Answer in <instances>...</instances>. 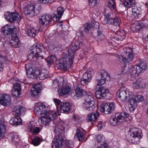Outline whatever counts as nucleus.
Wrapping results in <instances>:
<instances>
[{
    "instance_id": "55",
    "label": "nucleus",
    "mask_w": 148,
    "mask_h": 148,
    "mask_svg": "<svg viewBox=\"0 0 148 148\" xmlns=\"http://www.w3.org/2000/svg\"><path fill=\"white\" fill-rule=\"evenodd\" d=\"M96 140L98 143H100L102 142V140H103L102 135L101 134L97 135L96 137Z\"/></svg>"
},
{
    "instance_id": "1",
    "label": "nucleus",
    "mask_w": 148,
    "mask_h": 148,
    "mask_svg": "<svg viewBox=\"0 0 148 148\" xmlns=\"http://www.w3.org/2000/svg\"><path fill=\"white\" fill-rule=\"evenodd\" d=\"M84 43L83 41L77 40L71 44L68 49V56L60 59L56 64L58 69L66 70L68 67L73 64L74 53L80 49Z\"/></svg>"
},
{
    "instance_id": "28",
    "label": "nucleus",
    "mask_w": 148,
    "mask_h": 148,
    "mask_svg": "<svg viewBox=\"0 0 148 148\" xmlns=\"http://www.w3.org/2000/svg\"><path fill=\"white\" fill-rule=\"evenodd\" d=\"M75 95H72L73 99H78L79 98L82 97L85 93V91L79 86H77L76 88H75Z\"/></svg>"
},
{
    "instance_id": "5",
    "label": "nucleus",
    "mask_w": 148,
    "mask_h": 148,
    "mask_svg": "<svg viewBox=\"0 0 148 148\" xmlns=\"http://www.w3.org/2000/svg\"><path fill=\"white\" fill-rule=\"evenodd\" d=\"M82 103V107L87 111H92L95 108L94 99L92 95H86Z\"/></svg>"
},
{
    "instance_id": "15",
    "label": "nucleus",
    "mask_w": 148,
    "mask_h": 148,
    "mask_svg": "<svg viewBox=\"0 0 148 148\" xmlns=\"http://www.w3.org/2000/svg\"><path fill=\"white\" fill-rule=\"evenodd\" d=\"M35 7L34 5H28L24 8V13L26 15H29L30 16L32 17L38 12L37 10L35 11Z\"/></svg>"
},
{
    "instance_id": "64",
    "label": "nucleus",
    "mask_w": 148,
    "mask_h": 148,
    "mask_svg": "<svg viewBox=\"0 0 148 148\" xmlns=\"http://www.w3.org/2000/svg\"><path fill=\"white\" fill-rule=\"evenodd\" d=\"M101 146L98 147L97 148H103V144H101Z\"/></svg>"
},
{
    "instance_id": "62",
    "label": "nucleus",
    "mask_w": 148,
    "mask_h": 148,
    "mask_svg": "<svg viewBox=\"0 0 148 148\" xmlns=\"http://www.w3.org/2000/svg\"><path fill=\"white\" fill-rule=\"evenodd\" d=\"M103 148H108L107 146V144L106 143H103Z\"/></svg>"
},
{
    "instance_id": "56",
    "label": "nucleus",
    "mask_w": 148,
    "mask_h": 148,
    "mask_svg": "<svg viewBox=\"0 0 148 148\" xmlns=\"http://www.w3.org/2000/svg\"><path fill=\"white\" fill-rule=\"evenodd\" d=\"M7 60V58L5 56H3L2 55H0V61L3 63H5L6 61Z\"/></svg>"
},
{
    "instance_id": "51",
    "label": "nucleus",
    "mask_w": 148,
    "mask_h": 148,
    "mask_svg": "<svg viewBox=\"0 0 148 148\" xmlns=\"http://www.w3.org/2000/svg\"><path fill=\"white\" fill-rule=\"evenodd\" d=\"M118 58L119 60L121 62H126V57L125 56L121 54L118 56Z\"/></svg>"
},
{
    "instance_id": "24",
    "label": "nucleus",
    "mask_w": 148,
    "mask_h": 148,
    "mask_svg": "<svg viewBox=\"0 0 148 148\" xmlns=\"http://www.w3.org/2000/svg\"><path fill=\"white\" fill-rule=\"evenodd\" d=\"M64 11V10L62 7H59L57 10L56 13L53 15L51 18L54 21H57L59 20Z\"/></svg>"
},
{
    "instance_id": "45",
    "label": "nucleus",
    "mask_w": 148,
    "mask_h": 148,
    "mask_svg": "<svg viewBox=\"0 0 148 148\" xmlns=\"http://www.w3.org/2000/svg\"><path fill=\"white\" fill-rule=\"evenodd\" d=\"M32 143L34 146L39 145L41 143L40 138L38 136H36L32 140Z\"/></svg>"
},
{
    "instance_id": "20",
    "label": "nucleus",
    "mask_w": 148,
    "mask_h": 148,
    "mask_svg": "<svg viewBox=\"0 0 148 148\" xmlns=\"http://www.w3.org/2000/svg\"><path fill=\"white\" fill-rule=\"evenodd\" d=\"M27 129L29 132L33 135L38 134L40 131L39 127H35L33 122H30L28 124Z\"/></svg>"
},
{
    "instance_id": "4",
    "label": "nucleus",
    "mask_w": 148,
    "mask_h": 148,
    "mask_svg": "<svg viewBox=\"0 0 148 148\" xmlns=\"http://www.w3.org/2000/svg\"><path fill=\"white\" fill-rule=\"evenodd\" d=\"M104 23H107L110 25H112L116 26L119 27L121 22L120 17L117 16L115 13H109L104 15Z\"/></svg>"
},
{
    "instance_id": "63",
    "label": "nucleus",
    "mask_w": 148,
    "mask_h": 148,
    "mask_svg": "<svg viewBox=\"0 0 148 148\" xmlns=\"http://www.w3.org/2000/svg\"><path fill=\"white\" fill-rule=\"evenodd\" d=\"M125 1H126L127 2L128 1L129 2L130 1V2L132 1L131 2L132 3V2L133 3V2H134V1H135L134 0H125Z\"/></svg>"
},
{
    "instance_id": "54",
    "label": "nucleus",
    "mask_w": 148,
    "mask_h": 148,
    "mask_svg": "<svg viewBox=\"0 0 148 148\" xmlns=\"http://www.w3.org/2000/svg\"><path fill=\"white\" fill-rule=\"evenodd\" d=\"M39 2L44 4H47L50 3H51L52 0H38Z\"/></svg>"
},
{
    "instance_id": "21",
    "label": "nucleus",
    "mask_w": 148,
    "mask_h": 148,
    "mask_svg": "<svg viewBox=\"0 0 148 148\" xmlns=\"http://www.w3.org/2000/svg\"><path fill=\"white\" fill-rule=\"evenodd\" d=\"M145 21H140L137 23L132 24L130 27L131 29L134 32L138 31L140 28L145 27L147 25V23L145 22Z\"/></svg>"
},
{
    "instance_id": "25",
    "label": "nucleus",
    "mask_w": 148,
    "mask_h": 148,
    "mask_svg": "<svg viewBox=\"0 0 148 148\" xmlns=\"http://www.w3.org/2000/svg\"><path fill=\"white\" fill-rule=\"evenodd\" d=\"M98 76L101 77V79H97V85L100 86L105 83L106 80V78L107 76V74L104 70H102L101 71L99 75H98ZM99 77V76H97L98 77Z\"/></svg>"
},
{
    "instance_id": "11",
    "label": "nucleus",
    "mask_w": 148,
    "mask_h": 148,
    "mask_svg": "<svg viewBox=\"0 0 148 148\" xmlns=\"http://www.w3.org/2000/svg\"><path fill=\"white\" fill-rule=\"evenodd\" d=\"M47 107L41 103H36L34 109V113L38 116H40L47 113L49 111H47Z\"/></svg>"
},
{
    "instance_id": "37",
    "label": "nucleus",
    "mask_w": 148,
    "mask_h": 148,
    "mask_svg": "<svg viewBox=\"0 0 148 148\" xmlns=\"http://www.w3.org/2000/svg\"><path fill=\"white\" fill-rule=\"evenodd\" d=\"M84 138L85 137L83 135L82 132L79 129H77L74 137V139L81 141H82Z\"/></svg>"
},
{
    "instance_id": "10",
    "label": "nucleus",
    "mask_w": 148,
    "mask_h": 148,
    "mask_svg": "<svg viewBox=\"0 0 148 148\" xmlns=\"http://www.w3.org/2000/svg\"><path fill=\"white\" fill-rule=\"evenodd\" d=\"M4 17L8 22L14 23L16 21L18 22L21 19V16L16 12H7L5 13Z\"/></svg>"
},
{
    "instance_id": "36",
    "label": "nucleus",
    "mask_w": 148,
    "mask_h": 148,
    "mask_svg": "<svg viewBox=\"0 0 148 148\" xmlns=\"http://www.w3.org/2000/svg\"><path fill=\"white\" fill-rule=\"evenodd\" d=\"M6 126L3 121L0 119V140L4 136L6 130Z\"/></svg>"
},
{
    "instance_id": "2",
    "label": "nucleus",
    "mask_w": 148,
    "mask_h": 148,
    "mask_svg": "<svg viewBox=\"0 0 148 148\" xmlns=\"http://www.w3.org/2000/svg\"><path fill=\"white\" fill-rule=\"evenodd\" d=\"M64 128L61 125H58L56 127L54 131L55 136L52 143V147L53 148H62L65 144L68 148H73L74 146L73 142L70 140L66 142L64 135Z\"/></svg>"
},
{
    "instance_id": "61",
    "label": "nucleus",
    "mask_w": 148,
    "mask_h": 148,
    "mask_svg": "<svg viewBox=\"0 0 148 148\" xmlns=\"http://www.w3.org/2000/svg\"><path fill=\"white\" fill-rule=\"evenodd\" d=\"M73 118L76 121H79V119H78L77 117L74 115L73 116Z\"/></svg>"
},
{
    "instance_id": "60",
    "label": "nucleus",
    "mask_w": 148,
    "mask_h": 148,
    "mask_svg": "<svg viewBox=\"0 0 148 148\" xmlns=\"http://www.w3.org/2000/svg\"><path fill=\"white\" fill-rule=\"evenodd\" d=\"M3 66L2 63H0V72L3 70Z\"/></svg>"
},
{
    "instance_id": "6",
    "label": "nucleus",
    "mask_w": 148,
    "mask_h": 148,
    "mask_svg": "<svg viewBox=\"0 0 148 148\" xmlns=\"http://www.w3.org/2000/svg\"><path fill=\"white\" fill-rule=\"evenodd\" d=\"M129 115L125 112H122L120 114H116L110 118V122L113 125H116L124 122L125 120L128 118Z\"/></svg>"
},
{
    "instance_id": "18",
    "label": "nucleus",
    "mask_w": 148,
    "mask_h": 148,
    "mask_svg": "<svg viewBox=\"0 0 148 148\" xmlns=\"http://www.w3.org/2000/svg\"><path fill=\"white\" fill-rule=\"evenodd\" d=\"M123 53L127 56L126 62H129L132 61L134 58L132 49L129 47H126L123 49Z\"/></svg>"
},
{
    "instance_id": "53",
    "label": "nucleus",
    "mask_w": 148,
    "mask_h": 148,
    "mask_svg": "<svg viewBox=\"0 0 148 148\" xmlns=\"http://www.w3.org/2000/svg\"><path fill=\"white\" fill-rule=\"evenodd\" d=\"M59 80L57 79L54 80L53 81V86L54 88H56L57 87H60V84H59Z\"/></svg>"
},
{
    "instance_id": "44",
    "label": "nucleus",
    "mask_w": 148,
    "mask_h": 148,
    "mask_svg": "<svg viewBox=\"0 0 148 148\" xmlns=\"http://www.w3.org/2000/svg\"><path fill=\"white\" fill-rule=\"evenodd\" d=\"M131 1L127 2L126 1H125L124 3V6L127 8H131V9L136 6L135 4V1L133 2L132 3Z\"/></svg>"
},
{
    "instance_id": "26",
    "label": "nucleus",
    "mask_w": 148,
    "mask_h": 148,
    "mask_svg": "<svg viewBox=\"0 0 148 148\" xmlns=\"http://www.w3.org/2000/svg\"><path fill=\"white\" fill-rule=\"evenodd\" d=\"M144 100L143 97L141 95H138L137 96H133L132 97L130 98L129 101L130 105L134 106L136 105V103L141 102Z\"/></svg>"
},
{
    "instance_id": "27",
    "label": "nucleus",
    "mask_w": 148,
    "mask_h": 148,
    "mask_svg": "<svg viewBox=\"0 0 148 148\" xmlns=\"http://www.w3.org/2000/svg\"><path fill=\"white\" fill-rule=\"evenodd\" d=\"M38 70H36L34 67H31L27 71V76L28 78L33 79L38 76Z\"/></svg>"
},
{
    "instance_id": "29",
    "label": "nucleus",
    "mask_w": 148,
    "mask_h": 148,
    "mask_svg": "<svg viewBox=\"0 0 148 148\" xmlns=\"http://www.w3.org/2000/svg\"><path fill=\"white\" fill-rule=\"evenodd\" d=\"M10 43L14 48H18L21 45V42L16 34H13Z\"/></svg>"
},
{
    "instance_id": "38",
    "label": "nucleus",
    "mask_w": 148,
    "mask_h": 148,
    "mask_svg": "<svg viewBox=\"0 0 148 148\" xmlns=\"http://www.w3.org/2000/svg\"><path fill=\"white\" fill-rule=\"evenodd\" d=\"M9 123L10 124L13 125H18L21 123V120L20 117L18 116L11 119Z\"/></svg>"
},
{
    "instance_id": "17",
    "label": "nucleus",
    "mask_w": 148,
    "mask_h": 148,
    "mask_svg": "<svg viewBox=\"0 0 148 148\" xmlns=\"http://www.w3.org/2000/svg\"><path fill=\"white\" fill-rule=\"evenodd\" d=\"M95 28L98 29L97 31V35L94 36L95 39L97 41H101L103 40L105 38V35L103 34L102 29L99 26V25L98 23L95 22Z\"/></svg>"
},
{
    "instance_id": "7",
    "label": "nucleus",
    "mask_w": 148,
    "mask_h": 148,
    "mask_svg": "<svg viewBox=\"0 0 148 148\" xmlns=\"http://www.w3.org/2000/svg\"><path fill=\"white\" fill-rule=\"evenodd\" d=\"M117 96L123 101H129L130 98L132 97L133 95L129 90L125 87H122L117 91Z\"/></svg>"
},
{
    "instance_id": "40",
    "label": "nucleus",
    "mask_w": 148,
    "mask_h": 148,
    "mask_svg": "<svg viewBox=\"0 0 148 148\" xmlns=\"http://www.w3.org/2000/svg\"><path fill=\"white\" fill-rule=\"evenodd\" d=\"M25 111V108L21 106L16 107L14 109V112L18 116L21 115L22 113H23Z\"/></svg>"
},
{
    "instance_id": "52",
    "label": "nucleus",
    "mask_w": 148,
    "mask_h": 148,
    "mask_svg": "<svg viewBox=\"0 0 148 148\" xmlns=\"http://www.w3.org/2000/svg\"><path fill=\"white\" fill-rule=\"evenodd\" d=\"M140 83V79H139L136 80L135 82H134L133 83V87L134 88H139Z\"/></svg>"
},
{
    "instance_id": "48",
    "label": "nucleus",
    "mask_w": 148,
    "mask_h": 148,
    "mask_svg": "<svg viewBox=\"0 0 148 148\" xmlns=\"http://www.w3.org/2000/svg\"><path fill=\"white\" fill-rule=\"evenodd\" d=\"M93 25H94V26L92 25V24H90L89 23H86L84 25V31L86 33H88L89 30L90 28L92 27H95V24L93 23Z\"/></svg>"
},
{
    "instance_id": "30",
    "label": "nucleus",
    "mask_w": 148,
    "mask_h": 148,
    "mask_svg": "<svg viewBox=\"0 0 148 148\" xmlns=\"http://www.w3.org/2000/svg\"><path fill=\"white\" fill-rule=\"evenodd\" d=\"M21 88L20 84L16 83L14 84V89L12 90V95L14 97H18L21 94Z\"/></svg>"
},
{
    "instance_id": "31",
    "label": "nucleus",
    "mask_w": 148,
    "mask_h": 148,
    "mask_svg": "<svg viewBox=\"0 0 148 148\" xmlns=\"http://www.w3.org/2000/svg\"><path fill=\"white\" fill-rule=\"evenodd\" d=\"M99 115L97 111L92 112L88 114L86 120L88 122L95 121Z\"/></svg>"
},
{
    "instance_id": "43",
    "label": "nucleus",
    "mask_w": 148,
    "mask_h": 148,
    "mask_svg": "<svg viewBox=\"0 0 148 148\" xmlns=\"http://www.w3.org/2000/svg\"><path fill=\"white\" fill-rule=\"evenodd\" d=\"M38 30H36L34 28H32L29 29L27 32V34L29 36L34 37L35 36L36 34L38 33Z\"/></svg>"
},
{
    "instance_id": "8",
    "label": "nucleus",
    "mask_w": 148,
    "mask_h": 148,
    "mask_svg": "<svg viewBox=\"0 0 148 148\" xmlns=\"http://www.w3.org/2000/svg\"><path fill=\"white\" fill-rule=\"evenodd\" d=\"M40 116L41 118L39 119V121L43 124L46 125L49 124L51 120L56 118V114L55 112L51 111Z\"/></svg>"
},
{
    "instance_id": "23",
    "label": "nucleus",
    "mask_w": 148,
    "mask_h": 148,
    "mask_svg": "<svg viewBox=\"0 0 148 148\" xmlns=\"http://www.w3.org/2000/svg\"><path fill=\"white\" fill-rule=\"evenodd\" d=\"M52 16H51L48 14H45L41 16L39 18V23L41 25L44 26L48 24L51 21Z\"/></svg>"
},
{
    "instance_id": "59",
    "label": "nucleus",
    "mask_w": 148,
    "mask_h": 148,
    "mask_svg": "<svg viewBox=\"0 0 148 148\" xmlns=\"http://www.w3.org/2000/svg\"><path fill=\"white\" fill-rule=\"evenodd\" d=\"M3 45H4V47L5 46V47L6 48V49H7L8 48H9L10 46L9 42L6 41L4 43Z\"/></svg>"
},
{
    "instance_id": "34",
    "label": "nucleus",
    "mask_w": 148,
    "mask_h": 148,
    "mask_svg": "<svg viewBox=\"0 0 148 148\" xmlns=\"http://www.w3.org/2000/svg\"><path fill=\"white\" fill-rule=\"evenodd\" d=\"M70 106L67 102L62 103L60 106V111L62 113H67L70 110Z\"/></svg>"
},
{
    "instance_id": "33",
    "label": "nucleus",
    "mask_w": 148,
    "mask_h": 148,
    "mask_svg": "<svg viewBox=\"0 0 148 148\" xmlns=\"http://www.w3.org/2000/svg\"><path fill=\"white\" fill-rule=\"evenodd\" d=\"M39 85H35L33 86L31 89L30 93L33 97H36L40 90V86Z\"/></svg>"
},
{
    "instance_id": "49",
    "label": "nucleus",
    "mask_w": 148,
    "mask_h": 148,
    "mask_svg": "<svg viewBox=\"0 0 148 148\" xmlns=\"http://www.w3.org/2000/svg\"><path fill=\"white\" fill-rule=\"evenodd\" d=\"M108 5L110 9H112L114 10H116V3L113 0H109L108 1Z\"/></svg>"
},
{
    "instance_id": "22",
    "label": "nucleus",
    "mask_w": 148,
    "mask_h": 148,
    "mask_svg": "<svg viewBox=\"0 0 148 148\" xmlns=\"http://www.w3.org/2000/svg\"><path fill=\"white\" fill-rule=\"evenodd\" d=\"M11 97L7 94H3L0 97V104L7 106L11 103Z\"/></svg>"
},
{
    "instance_id": "58",
    "label": "nucleus",
    "mask_w": 148,
    "mask_h": 148,
    "mask_svg": "<svg viewBox=\"0 0 148 148\" xmlns=\"http://www.w3.org/2000/svg\"><path fill=\"white\" fill-rule=\"evenodd\" d=\"M145 84L144 82L142 81L140 79V83L139 84V88H142L145 87Z\"/></svg>"
},
{
    "instance_id": "42",
    "label": "nucleus",
    "mask_w": 148,
    "mask_h": 148,
    "mask_svg": "<svg viewBox=\"0 0 148 148\" xmlns=\"http://www.w3.org/2000/svg\"><path fill=\"white\" fill-rule=\"evenodd\" d=\"M56 56L55 55H51L48 57L46 60L48 65L51 66L54 61L56 60Z\"/></svg>"
},
{
    "instance_id": "32",
    "label": "nucleus",
    "mask_w": 148,
    "mask_h": 148,
    "mask_svg": "<svg viewBox=\"0 0 148 148\" xmlns=\"http://www.w3.org/2000/svg\"><path fill=\"white\" fill-rule=\"evenodd\" d=\"M14 27L12 25H4L2 28V31L4 35L12 34L14 30Z\"/></svg>"
},
{
    "instance_id": "50",
    "label": "nucleus",
    "mask_w": 148,
    "mask_h": 148,
    "mask_svg": "<svg viewBox=\"0 0 148 148\" xmlns=\"http://www.w3.org/2000/svg\"><path fill=\"white\" fill-rule=\"evenodd\" d=\"M89 5L91 7H94L97 3V0H88Z\"/></svg>"
},
{
    "instance_id": "3",
    "label": "nucleus",
    "mask_w": 148,
    "mask_h": 148,
    "mask_svg": "<svg viewBox=\"0 0 148 148\" xmlns=\"http://www.w3.org/2000/svg\"><path fill=\"white\" fill-rule=\"evenodd\" d=\"M140 131L134 127H132L129 130L128 135L126 136L127 141L135 144H138L141 137Z\"/></svg>"
},
{
    "instance_id": "57",
    "label": "nucleus",
    "mask_w": 148,
    "mask_h": 148,
    "mask_svg": "<svg viewBox=\"0 0 148 148\" xmlns=\"http://www.w3.org/2000/svg\"><path fill=\"white\" fill-rule=\"evenodd\" d=\"M53 100L56 104H57V105H60L61 102V101L57 98L54 99Z\"/></svg>"
},
{
    "instance_id": "14",
    "label": "nucleus",
    "mask_w": 148,
    "mask_h": 148,
    "mask_svg": "<svg viewBox=\"0 0 148 148\" xmlns=\"http://www.w3.org/2000/svg\"><path fill=\"white\" fill-rule=\"evenodd\" d=\"M115 106L113 103H108L102 105L100 108V111L105 114L111 113L114 110Z\"/></svg>"
},
{
    "instance_id": "16",
    "label": "nucleus",
    "mask_w": 148,
    "mask_h": 148,
    "mask_svg": "<svg viewBox=\"0 0 148 148\" xmlns=\"http://www.w3.org/2000/svg\"><path fill=\"white\" fill-rule=\"evenodd\" d=\"M108 92V90L107 88L101 86L98 88V90L96 91L95 96L98 99H101L105 97Z\"/></svg>"
},
{
    "instance_id": "39",
    "label": "nucleus",
    "mask_w": 148,
    "mask_h": 148,
    "mask_svg": "<svg viewBox=\"0 0 148 148\" xmlns=\"http://www.w3.org/2000/svg\"><path fill=\"white\" fill-rule=\"evenodd\" d=\"M138 9L139 8H138L136 6L134 8L131 9L132 16L136 18H139V17H140V11Z\"/></svg>"
},
{
    "instance_id": "35",
    "label": "nucleus",
    "mask_w": 148,
    "mask_h": 148,
    "mask_svg": "<svg viewBox=\"0 0 148 148\" xmlns=\"http://www.w3.org/2000/svg\"><path fill=\"white\" fill-rule=\"evenodd\" d=\"M39 78L40 79L43 80L49 76L48 71L45 70H43L41 71H38V75Z\"/></svg>"
},
{
    "instance_id": "12",
    "label": "nucleus",
    "mask_w": 148,
    "mask_h": 148,
    "mask_svg": "<svg viewBox=\"0 0 148 148\" xmlns=\"http://www.w3.org/2000/svg\"><path fill=\"white\" fill-rule=\"evenodd\" d=\"M44 47L40 44L36 43L34 44L31 47L29 52L30 53H34L36 55H38L39 57L40 56L42 58L43 56L40 55L39 53H41L43 51L44 53Z\"/></svg>"
},
{
    "instance_id": "19",
    "label": "nucleus",
    "mask_w": 148,
    "mask_h": 148,
    "mask_svg": "<svg viewBox=\"0 0 148 148\" xmlns=\"http://www.w3.org/2000/svg\"><path fill=\"white\" fill-rule=\"evenodd\" d=\"M72 89L71 87L69 85L63 84L62 88L58 90L60 95L63 96L65 95H68L71 92Z\"/></svg>"
},
{
    "instance_id": "41",
    "label": "nucleus",
    "mask_w": 148,
    "mask_h": 148,
    "mask_svg": "<svg viewBox=\"0 0 148 148\" xmlns=\"http://www.w3.org/2000/svg\"><path fill=\"white\" fill-rule=\"evenodd\" d=\"M9 137L11 138L12 141L14 143H17L20 141L18 135L16 133H10L9 134Z\"/></svg>"
},
{
    "instance_id": "13",
    "label": "nucleus",
    "mask_w": 148,
    "mask_h": 148,
    "mask_svg": "<svg viewBox=\"0 0 148 148\" xmlns=\"http://www.w3.org/2000/svg\"><path fill=\"white\" fill-rule=\"evenodd\" d=\"M94 73L93 70L91 69H88L84 74L83 77L81 79V84L83 86L86 85L91 80Z\"/></svg>"
},
{
    "instance_id": "46",
    "label": "nucleus",
    "mask_w": 148,
    "mask_h": 148,
    "mask_svg": "<svg viewBox=\"0 0 148 148\" xmlns=\"http://www.w3.org/2000/svg\"><path fill=\"white\" fill-rule=\"evenodd\" d=\"M117 34L118 37L117 38L119 40H122L125 37L126 33L124 31L122 32H118Z\"/></svg>"
},
{
    "instance_id": "9",
    "label": "nucleus",
    "mask_w": 148,
    "mask_h": 148,
    "mask_svg": "<svg viewBox=\"0 0 148 148\" xmlns=\"http://www.w3.org/2000/svg\"><path fill=\"white\" fill-rule=\"evenodd\" d=\"M147 68V66L145 63L144 62L140 61L135 66H132L131 70V72L133 74H135V75L142 72H143Z\"/></svg>"
},
{
    "instance_id": "47",
    "label": "nucleus",
    "mask_w": 148,
    "mask_h": 148,
    "mask_svg": "<svg viewBox=\"0 0 148 148\" xmlns=\"http://www.w3.org/2000/svg\"><path fill=\"white\" fill-rule=\"evenodd\" d=\"M27 57L29 59L32 61H34L37 60L39 57L38 55H36L34 53H30L29 52V54Z\"/></svg>"
}]
</instances>
